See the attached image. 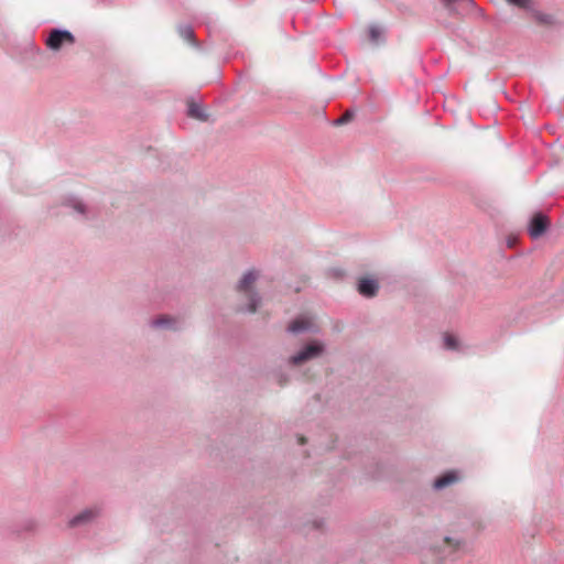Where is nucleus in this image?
Wrapping results in <instances>:
<instances>
[{
	"instance_id": "nucleus-1",
	"label": "nucleus",
	"mask_w": 564,
	"mask_h": 564,
	"mask_svg": "<svg viewBox=\"0 0 564 564\" xmlns=\"http://www.w3.org/2000/svg\"><path fill=\"white\" fill-rule=\"evenodd\" d=\"M257 279L258 272L250 270L243 274L237 286L238 291L248 297L249 303L246 311L250 313H254L260 303V296L251 289Z\"/></svg>"
},
{
	"instance_id": "nucleus-2",
	"label": "nucleus",
	"mask_w": 564,
	"mask_h": 564,
	"mask_svg": "<svg viewBox=\"0 0 564 564\" xmlns=\"http://www.w3.org/2000/svg\"><path fill=\"white\" fill-rule=\"evenodd\" d=\"M74 43L75 37L67 30L53 29L46 39L47 47L53 51H58L63 46L73 45Z\"/></svg>"
},
{
	"instance_id": "nucleus-3",
	"label": "nucleus",
	"mask_w": 564,
	"mask_h": 564,
	"mask_svg": "<svg viewBox=\"0 0 564 564\" xmlns=\"http://www.w3.org/2000/svg\"><path fill=\"white\" fill-rule=\"evenodd\" d=\"M324 351V345L318 341H313L306 345L301 351L293 355L289 362L293 366L301 365L307 360L314 359L322 355Z\"/></svg>"
},
{
	"instance_id": "nucleus-4",
	"label": "nucleus",
	"mask_w": 564,
	"mask_h": 564,
	"mask_svg": "<svg viewBox=\"0 0 564 564\" xmlns=\"http://www.w3.org/2000/svg\"><path fill=\"white\" fill-rule=\"evenodd\" d=\"M549 218L542 213L535 214L529 225V235L532 239L540 238L549 228Z\"/></svg>"
},
{
	"instance_id": "nucleus-5",
	"label": "nucleus",
	"mask_w": 564,
	"mask_h": 564,
	"mask_svg": "<svg viewBox=\"0 0 564 564\" xmlns=\"http://www.w3.org/2000/svg\"><path fill=\"white\" fill-rule=\"evenodd\" d=\"M99 514L98 508H88L79 512L77 516H75L70 521V527H77L82 524L89 523L93 521L97 516Z\"/></svg>"
},
{
	"instance_id": "nucleus-6",
	"label": "nucleus",
	"mask_w": 564,
	"mask_h": 564,
	"mask_svg": "<svg viewBox=\"0 0 564 564\" xmlns=\"http://www.w3.org/2000/svg\"><path fill=\"white\" fill-rule=\"evenodd\" d=\"M379 284L373 279H361L358 283V292L366 297H372L377 294Z\"/></svg>"
},
{
	"instance_id": "nucleus-7",
	"label": "nucleus",
	"mask_w": 564,
	"mask_h": 564,
	"mask_svg": "<svg viewBox=\"0 0 564 564\" xmlns=\"http://www.w3.org/2000/svg\"><path fill=\"white\" fill-rule=\"evenodd\" d=\"M312 328V322L307 317H299L290 323L288 330L292 334H300Z\"/></svg>"
},
{
	"instance_id": "nucleus-8",
	"label": "nucleus",
	"mask_w": 564,
	"mask_h": 564,
	"mask_svg": "<svg viewBox=\"0 0 564 564\" xmlns=\"http://www.w3.org/2000/svg\"><path fill=\"white\" fill-rule=\"evenodd\" d=\"M458 480V474L456 471H448L444 474L443 476L436 478L434 480V488L437 490L444 489L447 486L456 482Z\"/></svg>"
},
{
	"instance_id": "nucleus-9",
	"label": "nucleus",
	"mask_w": 564,
	"mask_h": 564,
	"mask_svg": "<svg viewBox=\"0 0 564 564\" xmlns=\"http://www.w3.org/2000/svg\"><path fill=\"white\" fill-rule=\"evenodd\" d=\"M177 321L171 316L162 315L151 321V326L155 328H177Z\"/></svg>"
},
{
	"instance_id": "nucleus-10",
	"label": "nucleus",
	"mask_w": 564,
	"mask_h": 564,
	"mask_svg": "<svg viewBox=\"0 0 564 564\" xmlns=\"http://www.w3.org/2000/svg\"><path fill=\"white\" fill-rule=\"evenodd\" d=\"M187 113L189 117L200 121H207L208 116L205 113L203 107L196 102H189Z\"/></svg>"
},
{
	"instance_id": "nucleus-11",
	"label": "nucleus",
	"mask_w": 564,
	"mask_h": 564,
	"mask_svg": "<svg viewBox=\"0 0 564 564\" xmlns=\"http://www.w3.org/2000/svg\"><path fill=\"white\" fill-rule=\"evenodd\" d=\"M529 12L532 14L533 19L540 24L547 25L553 23V17L547 13L539 11L536 9V3H534L533 10H530Z\"/></svg>"
},
{
	"instance_id": "nucleus-12",
	"label": "nucleus",
	"mask_w": 564,
	"mask_h": 564,
	"mask_svg": "<svg viewBox=\"0 0 564 564\" xmlns=\"http://www.w3.org/2000/svg\"><path fill=\"white\" fill-rule=\"evenodd\" d=\"M178 34L181 37H183L185 41L189 42L193 45H196L195 40V33L191 25H180L178 26Z\"/></svg>"
},
{
	"instance_id": "nucleus-13",
	"label": "nucleus",
	"mask_w": 564,
	"mask_h": 564,
	"mask_svg": "<svg viewBox=\"0 0 564 564\" xmlns=\"http://www.w3.org/2000/svg\"><path fill=\"white\" fill-rule=\"evenodd\" d=\"M67 205L70 206L77 214H79L82 216L86 215L87 207L82 200H79L75 197H72V198L67 199Z\"/></svg>"
},
{
	"instance_id": "nucleus-14",
	"label": "nucleus",
	"mask_w": 564,
	"mask_h": 564,
	"mask_svg": "<svg viewBox=\"0 0 564 564\" xmlns=\"http://www.w3.org/2000/svg\"><path fill=\"white\" fill-rule=\"evenodd\" d=\"M510 4H513L520 9L527 10L528 12L530 10H533V6L535 3L534 0H507Z\"/></svg>"
},
{
	"instance_id": "nucleus-15",
	"label": "nucleus",
	"mask_w": 564,
	"mask_h": 564,
	"mask_svg": "<svg viewBox=\"0 0 564 564\" xmlns=\"http://www.w3.org/2000/svg\"><path fill=\"white\" fill-rule=\"evenodd\" d=\"M444 347L451 350L458 349V339L451 334L444 336Z\"/></svg>"
},
{
	"instance_id": "nucleus-16",
	"label": "nucleus",
	"mask_w": 564,
	"mask_h": 564,
	"mask_svg": "<svg viewBox=\"0 0 564 564\" xmlns=\"http://www.w3.org/2000/svg\"><path fill=\"white\" fill-rule=\"evenodd\" d=\"M382 35V31L379 26H376V25H371L369 28V39L370 41L372 42H378L379 39L381 37Z\"/></svg>"
},
{
	"instance_id": "nucleus-17",
	"label": "nucleus",
	"mask_w": 564,
	"mask_h": 564,
	"mask_svg": "<svg viewBox=\"0 0 564 564\" xmlns=\"http://www.w3.org/2000/svg\"><path fill=\"white\" fill-rule=\"evenodd\" d=\"M445 542L448 544V546L453 547L454 550H459L465 544V541H463L462 539L453 538H445Z\"/></svg>"
},
{
	"instance_id": "nucleus-18",
	"label": "nucleus",
	"mask_w": 564,
	"mask_h": 564,
	"mask_svg": "<svg viewBox=\"0 0 564 564\" xmlns=\"http://www.w3.org/2000/svg\"><path fill=\"white\" fill-rule=\"evenodd\" d=\"M354 117L352 111L347 110L343 116L335 120V124L340 126L349 122Z\"/></svg>"
},
{
	"instance_id": "nucleus-19",
	"label": "nucleus",
	"mask_w": 564,
	"mask_h": 564,
	"mask_svg": "<svg viewBox=\"0 0 564 564\" xmlns=\"http://www.w3.org/2000/svg\"><path fill=\"white\" fill-rule=\"evenodd\" d=\"M36 525H37V523H36L35 520L29 519V520L25 521L24 528H25V530H30L31 531V530H34L36 528Z\"/></svg>"
},
{
	"instance_id": "nucleus-20",
	"label": "nucleus",
	"mask_w": 564,
	"mask_h": 564,
	"mask_svg": "<svg viewBox=\"0 0 564 564\" xmlns=\"http://www.w3.org/2000/svg\"><path fill=\"white\" fill-rule=\"evenodd\" d=\"M299 441H300V444H302V445L305 443V438L302 436L299 438Z\"/></svg>"
}]
</instances>
